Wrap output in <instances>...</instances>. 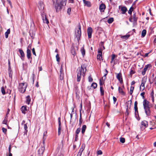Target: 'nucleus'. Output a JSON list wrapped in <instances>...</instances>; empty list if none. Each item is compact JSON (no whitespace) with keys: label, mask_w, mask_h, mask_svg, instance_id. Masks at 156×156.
<instances>
[{"label":"nucleus","mask_w":156,"mask_h":156,"mask_svg":"<svg viewBox=\"0 0 156 156\" xmlns=\"http://www.w3.org/2000/svg\"><path fill=\"white\" fill-rule=\"evenodd\" d=\"M132 101L130 100V101H128L126 103H127V108H126V112H127V115H128V108H130L131 107V104Z\"/></svg>","instance_id":"obj_19"},{"label":"nucleus","mask_w":156,"mask_h":156,"mask_svg":"<svg viewBox=\"0 0 156 156\" xmlns=\"http://www.w3.org/2000/svg\"><path fill=\"white\" fill-rule=\"evenodd\" d=\"M135 83V81H133L131 83V85H134Z\"/></svg>","instance_id":"obj_63"},{"label":"nucleus","mask_w":156,"mask_h":156,"mask_svg":"<svg viewBox=\"0 0 156 156\" xmlns=\"http://www.w3.org/2000/svg\"><path fill=\"white\" fill-rule=\"evenodd\" d=\"M87 31L88 37L90 38L91 37L92 34L93 32L92 29L91 27H89L88 28Z\"/></svg>","instance_id":"obj_8"},{"label":"nucleus","mask_w":156,"mask_h":156,"mask_svg":"<svg viewBox=\"0 0 156 156\" xmlns=\"http://www.w3.org/2000/svg\"><path fill=\"white\" fill-rule=\"evenodd\" d=\"M145 111V113L147 116H149L151 114V111L150 110V108H144Z\"/></svg>","instance_id":"obj_18"},{"label":"nucleus","mask_w":156,"mask_h":156,"mask_svg":"<svg viewBox=\"0 0 156 156\" xmlns=\"http://www.w3.org/2000/svg\"><path fill=\"white\" fill-rule=\"evenodd\" d=\"M32 53H33V55L36 56V52H35V49H34V48H33L32 49Z\"/></svg>","instance_id":"obj_49"},{"label":"nucleus","mask_w":156,"mask_h":156,"mask_svg":"<svg viewBox=\"0 0 156 156\" xmlns=\"http://www.w3.org/2000/svg\"><path fill=\"white\" fill-rule=\"evenodd\" d=\"M80 119H79V125L80 126L81 124H82V123L83 120H82V115H81V112L80 109Z\"/></svg>","instance_id":"obj_31"},{"label":"nucleus","mask_w":156,"mask_h":156,"mask_svg":"<svg viewBox=\"0 0 156 156\" xmlns=\"http://www.w3.org/2000/svg\"><path fill=\"white\" fill-rule=\"evenodd\" d=\"M120 141L122 143H124L125 142V139L124 138L121 137L120 138Z\"/></svg>","instance_id":"obj_44"},{"label":"nucleus","mask_w":156,"mask_h":156,"mask_svg":"<svg viewBox=\"0 0 156 156\" xmlns=\"http://www.w3.org/2000/svg\"><path fill=\"white\" fill-rule=\"evenodd\" d=\"M80 128H79L77 129V130L76 131V134H78L80 131Z\"/></svg>","instance_id":"obj_47"},{"label":"nucleus","mask_w":156,"mask_h":156,"mask_svg":"<svg viewBox=\"0 0 156 156\" xmlns=\"http://www.w3.org/2000/svg\"><path fill=\"white\" fill-rule=\"evenodd\" d=\"M71 53L72 55H73L74 56H75V55H76L75 50L73 48H72L71 50Z\"/></svg>","instance_id":"obj_39"},{"label":"nucleus","mask_w":156,"mask_h":156,"mask_svg":"<svg viewBox=\"0 0 156 156\" xmlns=\"http://www.w3.org/2000/svg\"><path fill=\"white\" fill-rule=\"evenodd\" d=\"M19 51L20 55V57L22 60H23L25 57V54L23 51L21 49H19Z\"/></svg>","instance_id":"obj_13"},{"label":"nucleus","mask_w":156,"mask_h":156,"mask_svg":"<svg viewBox=\"0 0 156 156\" xmlns=\"http://www.w3.org/2000/svg\"><path fill=\"white\" fill-rule=\"evenodd\" d=\"M121 11H122V13L124 14L127 10V9L125 6L122 7L121 8Z\"/></svg>","instance_id":"obj_23"},{"label":"nucleus","mask_w":156,"mask_h":156,"mask_svg":"<svg viewBox=\"0 0 156 156\" xmlns=\"http://www.w3.org/2000/svg\"><path fill=\"white\" fill-rule=\"evenodd\" d=\"M149 102L147 100L144 99L143 102V105L144 108L149 107Z\"/></svg>","instance_id":"obj_14"},{"label":"nucleus","mask_w":156,"mask_h":156,"mask_svg":"<svg viewBox=\"0 0 156 156\" xmlns=\"http://www.w3.org/2000/svg\"><path fill=\"white\" fill-rule=\"evenodd\" d=\"M102 153V152L101 150H99L97 151V154L98 155H101Z\"/></svg>","instance_id":"obj_50"},{"label":"nucleus","mask_w":156,"mask_h":156,"mask_svg":"<svg viewBox=\"0 0 156 156\" xmlns=\"http://www.w3.org/2000/svg\"><path fill=\"white\" fill-rule=\"evenodd\" d=\"M77 28V32H76V38L78 41H79L81 35V26L80 23L78 24Z\"/></svg>","instance_id":"obj_4"},{"label":"nucleus","mask_w":156,"mask_h":156,"mask_svg":"<svg viewBox=\"0 0 156 156\" xmlns=\"http://www.w3.org/2000/svg\"><path fill=\"white\" fill-rule=\"evenodd\" d=\"M135 73V71H134L133 70H131L130 71V75H132L133 74H134V73Z\"/></svg>","instance_id":"obj_51"},{"label":"nucleus","mask_w":156,"mask_h":156,"mask_svg":"<svg viewBox=\"0 0 156 156\" xmlns=\"http://www.w3.org/2000/svg\"><path fill=\"white\" fill-rule=\"evenodd\" d=\"M75 140L76 141H77V140H78V134H76L75 135Z\"/></svg>","instance_id":"obj_60"},{"label":"nucleus","mask_w":156,"mask_h":156,"mask_svg":"<svg viewBox=\"0 0 156 156\" xmlns=\"http://www.w3.org/2000/svg\"><path fill=\"white\" fill-rule=\"evenodd\" d=\"M132 19L134 22H136L137 21V18L136 17V15L135 14H134L133 15Z\"/></svg>","instance_id":"obj_38"},{"label":"nucleus","mask_w":156,"mask_h":156,"mask_svg":"<svg viewBox=\"0 0 156 156\" xmlns=\"http://www.w3.org/2000/svg\"><path fill=\"white\" fill-rule=\"evenodd\" d=\"M88 79L89 81L90 82H92L93 80V79L90 76L89 77Z\"/></svg>","instance_id":"obj_52"},{"label":"nucleus","mask_w":156,"mask_h":156,"mask_svg":"<svg viewBox=\"0 0 156 156\" xmlns=\"http://www.w3.org/2000/svg\"><path fill=\"white\" fill-rule=\"evenodd\" d=\"M11 146L10 145L9 148V152L11 153Z\"/></svg>","instance_id":"obj_62"},{"label":"nucleus","mask_w":156,"mask_h":156,"mask_svg":"<svg viewBox=\"0 0 156 156\" xmlns=\"http://www.w3.org/2000/svg\"><path fill=\"white\" fill-rule=\"evenodd\" d=\"M2 130L3 132L4 133H5L7 131V129L4 128H2Z\"/></svg>","instance_id":"obj_57"},{"label":"nucleus","mask_w":156,"mask_h":156,"mask_svg":"<svg viewBox=\"0 0 156 156\" xmlns=\"http://www.w3.org/2000/svg\"><path fill=\"white\" fill-rule=\"evenodd\" d=\"M100 90L101 93V95H103L104 94V90L103 89V87L102 86H100Z\"/></svg>","instance_id":"obj_37"},{"label":"nucleus","mask_w":156,"mask_h":156,"mask_svg":"<svg viewBox=\"0 0 156 156\" xmlns=\"http://www.w3.org/2000/svg\"><path fill=\"white\" fill-rule=\"evenodd\" d=\"M27 86V83H20L18 87L19 91L21 93H23L25 91Z\"/></svg>","instance_id":"obj_3"},{"label":"nucleus","mask_w":156,"mask_h":156,"mask_svg":"<svg viewBox=\"0 0 156 156\" xmlns=\"http://www.w3.org/2000/svg\"><path fill=\"white\" fill-rule=\"evenodd\" d=\"M58 126L59 127L58 128V135H60L61 133V122H60V118H59L58 119Z\"/></svg>","instance_id":"obj_21"},{"label":"nucleus","mask_w":156,"mask_h":156,"mask_svg":"<svg viewBox=\"0 0 156 156\" xmlns=\"http://www.w3.org/2000/svg\"><path fill=\"white\" fill-rule=\"evenodd\" d=\"M45 147L44 146L40 147L38 150V153L39 155H42L44 150Z\"/></svg>","instance_id":"obj_16"},{"label":"nucleus","mask_w":156,"mask_h":156,"mask_svg":"<svg viewBox=\"0 0 156 156\" xmlns=\"http://www.w3.org/2000/svg\"><path fill=\"white\" fill-rule=\"evenodd\" d=\"M146 31L145 30H144L142 31L141 33V37H144L146 35Z\"/></svg>","instance_id":"obj_35"},{"label":"nucleus","mask_w":156,"mask_h":156,"mask_svg":"<svg viewBox=\"0 0 156 156\" xmlns=\"http://www.w3.org/2000/svg\"><path fill=\"white\" fill-rule=\"evenodd\" d=\"M85 147V146L84 145H82L81 146V147L80 149L79 152L77 154L76 156H81L82 153V152H83V151Z\"/></svg>","instance_id":"obj_11"},{"label":"nucleus","mask_w":156,"mask_h":156,"mask_svg":"<svg viewBox=\"0 0 156 156\" xmlns=\"http://www.w3.org/2000/svg\"><path fill=\"white\" fill-rule=\"evenodd\" d=\"M86 70V67L84 65H82L81 67H79L77 69V82L80 81L82 76H85Z\"/></svg>","instance_id":"obj_1"},{"label":"nucleus","mask_w":156,"mask_h":156,"mask_svg":"<svg viewBox=\"0 0 156 156\" xmlns=\"http://www.w3.org/2000/svg\"><path fill=\"white\" fill-rule=\"evenodd\" d=\"M148 122H147L144 120L142 121L141 122V129L143 130L144 129L146 128L148 126Z\"/></svg>","instance_id":"obj_6"},{"label":"nucleus","mask_w":156,"mask_h":156,"mask_svg":"<svg viewBox=\"0 0 156 156\" xmlns=\"http://www.w3.org/2000/svg\"><path fill=\"white\" fill-rule=\"evenodd\" d=\"M113 99L114 101V103L115 104L117 101V99L114 96L113 97Z\"/></svg>","instance_id":"obj_53"},{"label":"nucleus","mask_w":156,"mask_h":156,"mask_svg":"<svg viewBox=\"0 0 156 156\" xmlns=\"http://www.w3.org/2000/svg\"><path fill=\"white\" fill-rule=\"evenodd\" d=\"M10 29H8L7 31L5 33V36L6 38H7L8 37V35L10 34Z\"/></svg>","instance_id":"obj_29"},{"label":"nucleus","mask_w":156,"mask_h":156,"mask_svg":"<svg viewBox=\"0 0 156 156\" xmlns=\"http://www.w3.org/2000/svg\"><path fill=\"white\" fill-rule=\"evenodd\" d=\"M120 37L123 39L126 40L129 38L130 36V35H126L124 36H122L120 35Z\"/></svg>","instance_id":"obj_26"},{"label":"nucleus","mask_w":156,"mask_h":156,"mask_svg":"<svg viewBox=\"0 0 156 156\" xmlns=\"http://www.w3.org/2000/svg\"><path fill=\"white\" fill-rule=\"evenodd\" d=\"M150 52H148L147 53H146L145 54L144 57H146L148 56V54H149Z\"/></svg>","instance_id":"obj_61"},{"label":"nucleus","mask_w":156,"mask_h":156,"mask_svg":"<svg viewBox=\"0 0 156 156\" xmlns=\"http://www.w3.org/2000/svg\"><path fill=\"white\" fill-rule=\"evenodd\" d=\"M84 5L88 7H90L91 6L90 2L89 1H87L85 0H83Z\"/></svg>","instance_id":"obj_20"},{"label":"nucleus","mask_w":156,"mask_h":156,"mask_svg":"<svg viewBox=\"0 0 156 156\" xmlns=\"http://www.w3.org/2000/svg\"><path fill=\"white\" fill-rule=\"evenodd\" d=\"M116 57V56L114 54H112V59L114 60Z\"/></svg>","instance_id":"obj_56"},{"label":"nucleus","mask_w":156,"mask_h":156,"mask_svg":"<svg viewBox=\"0 0 156 156\" xmlns=\"http://www.w3.org/2000/svg\"><path fill=\"white\" fill-rule=\"evenodd\" d=\"M60 79L61 80H62L63 79V73L60 74Z\"/></svg>","instance_id":"obj_46"},{"label":"nucleus","mask_w":156,"mask_h":156,"mask_svg":"<svg viewBox=\"0 0 156 156\" xmlns=\"http://www.w3.org/2000/svg\"><path fill=\"white\" fill-rule=\"evenodd\" d=\"M71 11V8H69L68 9V10H67V12H68V13H69H69Z\"/></svg>","instance_id":"obj_58"},{"label":"nucleus","mask_w":156,"mask_h":156,"mask_svg":"<svg viewBox=\"0 0 156 156\" xmlns=\"http://www.w3.org/2000/svg\"><path fill=\"white\" fill-rule=\"evenodd\" d=\"M145 94V92H143L141 93L140 94V95L142 97L143 99L144 98V95Z\"/></svg>","instance_id":"obj_54"},{"label":"nucleus","mask_w":156,"mask_h":156,"mask_svg":"<svg viewBox=\"0 0 156 156\" xmlns=\"http://www.w3.org/2000/svg\"><path fill=\"white\" fill-rule=\"evenodd\" d=\"M134 89V87L131 86L130 88V94L131 95H132L133 93V90Z\"/></svg>","instance_id":"obj_41"},{"label":"nucleus","mask_w":156,"mask_h":156,"mask_svg":"<svg viewBox=\"0 0 156 156\" xmlns=\"http://www.w3.org/2000/svg\"><path fill=\"white\" fill-rule=\"evenodd\" d=\"M31 51L29 49H27V57L28 59H30L31 58Z\"/></svg>","instance_id":"obj_25"},{"label":"nucleus","mask_w":156,"mask_h":156,"mask_svg":"<svg viewBox=\"0 0 156 156\" xmlns=\"http://www.w3.org/2000/svg\"><path fill=\"white\" fill-rule=\"evenodd\" d=\"M150 66L151 65L150 64L147 65L145 66L144 68L143 69V70L142 71V75H144L145 74L147 70V68L149 67H150Z\"/></svg>","instance_id":"obj_17"},{"label":"nucleus","mask_w":156,"mask_h":156,"mask_svg":"<svg viewBox=\"0 0 156 156\" xmlns=\"http://www.w3.org/2000/svg\"><path fill=\"white\" fill-rule=\"evenodd\" d=\"M7 2L9 3V4L11 8H12V3L10 1V0H7Z\"/></svg>","instance_id":"obj_55"},{"label":"nucleus","mask_w":156,"mask_h":156,"mask_svg":"<svg viewBox=\"0 0 156 156\" xmlns=\"http://www.w3.org/2000/svg\"><path fill=\"white\" fill-rule=\"evenodd\" d=\"M21 109L22 113L25 114L26 113V111L27 110V106H22Z\"/></svg>","instance_id":"obj_24"},{"label":"nucleus","mask_w":156,"mask_h":156,"mask_svg":"<svg viewBox=\"0 0 156 156\" xmlns=\"http://www.w3.org/2000/svg\"><path fill=\"white\" fill-rule=\"evenodd\" d=\"M31 101L29 95L27 96L26 97V103L29 105Z\"/></svg>","instance_id":"obj_28"},{"label":"nucleus","mask_w":156,"mask_h":156,"mask_svg":"<svg viewBox=\"0 0 156 156\" xmlns=\"http://www.w3.org/2000/svg\"><path fill=\"white\" fill-rule=\"evenodd\" d=\"M42 20L44 23L48 24L49 23V21L48 19L46 18V16L44 15H42Z\"/></svg>","instance_id":"obj_22"},{"label":"nucleus","mask_w":156,"mask_h":156,"mask_svg":"<svg viewBox=\"0 0 156 156\" xmlns=\"http://www.w3.org/2000/svg\"><path fill=\"white\" fill-rule=\"evenodd\" d=\"M116 78L121 83H123V80L122 77V75L121 73H116Z\"/></svg>","instance_id":"obj_7"},{"label":"nucleus","mask_w":156,"mask_h":156,"mask_svg":"<svg viewBox=\"0 0 156 156\" xmlns=\"http://www.w3.org/2000/svg\"><path fill=\"white\" fill-rule=\"evenodd\" d=\"M56 61L58 62H59L60 61V58L59 57V55L58 54H57L56 55Z\"/></svg>","instance_id":"obj_45"},{"label":"nucleus","mask_w":156,"mask_h":156,"mask_svg":"<svg viewBox=\"0 0 156 156\" xmlns=\"http://www.w3.org/2000/svg\"><path fill=\"white\" fill-rule=\"evenodd\" d=\"M9 77L12 78V70H11V68L9 67Z\"/></svg>","instance_id":"obj_34"},{"label":"nucleus","mask_w":156,"mask_h":156,"mask_svg":"<svg viewBox=\"0 0 156 156\" xmlns=\"http://www.w3.org/2000/svg\"><path fill=\"white\" fill-rule=\"evenodd\" d=\"M99 53L97 55V59L99 60H101L102 59V50H100L98 51Z\"/></svg>","instance_id":"obj_12"},{"label":"nucleus","mask_w":156,"mask_h":156,"mask_svg":"<svg viewBox=\"0 0 156 156\" xmlns=\"http://www.w3.org/2000/svg\"><path fill=\"white\" fill-rule=\"evenodd\" d=\"M86 128H87V127L85 125H84L83 126L82 128L81 133H82L83 135L84 134V133L86 129Z\"/></svg>","instance_id":"obj_27"},{"label":"nucleus","mask_w":156,"mask_h":156,"mask_svg":"<svg viewBox=\"0 0 156 156\" xmlns=\"http://www.w3.org/2000/svg\"><path fill=\"white\" fill-rule=\"evenodd\" d=\"M106 8V6L105 4H101L99 6V9L101 12H104Z\"/></svg>","instance_id":"obj_15"},{"label":"nucleus","mask_w":156,"mask_h":156,"mask_svg":"<svg viewBox=\"0 0 156 156\" xmlns=\"http://www.w3.org/2000/svg\"><path fill=\"white\" fill-rule=\"evenodd\" d=\"M66 0H62L59 3H56L55 5V8L57 12L59 11L61 9L62 6L65 5L66 4Z\"/></svg>","instance_id":"obj_2"},{"label":"nucleus","mask_w":156,"mask_h":156,"mask_svg":"<svg viewBox=\"0 0 156 156\" xmlns=\"http://www.w3.org/2000/svg\"><path fill=\"white\" fill-rule=\"evenodd\" d=\"M137 101H136L134 102V110H136L137 111V109H138L137 107Z\"/></svg>","instance_id":"obj_42"},{"label":"nucleus","mask_w":156,"mask_h":156,"mask_svg":"<svg viewBox=\"0 0 156 156\" xmlns=\"http://www.w3.org/2000/svg\"><path fill=\"white\" fill-rule=\"evenodd\" d=\"M124 88V86H123L122 87H119L118 88L119 93L123 95H125V93L123 90V89Z\"/></svg>","instance_id":"obj_9"},{"label":"nucleus","mask_w":156,"mask_h":156,"mask_svg":"<svg viewBox=\"0 0 156 156\" xmlns=\"http://www.w3.org/2000/svg\"><path fill=\"white\" fill-rule=\"evenodd\" d=\"M138 113V109H137V111L135 110V115H136Z\"/></svg>","instance_id":"obj_64"},{"label":"nucleus","mask_w":156,"mask_h":156,"mask_svg":"<svg viewBox=\"0 0 156 156\" xmlns=\"http://www.w3.org/2000/svg\"><path fill=\"white\" fill-rule=\"evenodd\" d=\"M146 78L145 77L142 79L141 83L140 88V90L141 91L143 90L144 89V85L146 83Z\"/></svg>","instance_id":"obj_5"},{"label":"nucleus","mask_w":156,"mask_h":156,"mask_svg":"<svg viewBox=\"0 0 156 156\" xmlns=\"http://www.w3.org/2000/svg\"><path fill=\"white\" fill-rule=\"evenodd\" d=\"M1 91L3 94L4 95L5 94V91L3 87H2L1 88Z\"/></svg>","instance_id":"obj_48"},{"label":"nucleus","mask_w":156,"mask_h":156,"mask_svg":"<svg viewBox=\"0 0 156 156\" xmlns=\"http://www.w3.org/2000/svg\"><path fill=\"white\" fill-rule=\"evenodd\" d=\"M113 20L114 19L113 18H110L107 21L109 23H111L113 21Z\"/></svg>","instance_id":"obj_36"},{"label":"nucleus","mask_w":156,"mask_h":156,"mask_svg":"<svg viewBox=\"0 0 156 156\" xmlns=\"http://www.w3.org/2000/svg\"><path fill=\"white\" fill-rule=\"evenodd\" d=\"M97 85L96 83H93L91 85L92 87H93L94 89H95L97 87Z\"/></svg>","instance_id":"obj_40"},{"label":"nucleus","mask_w":156,"mask_h":156,"mask_svg":"<svg viewBox=\"0 0 156 156\" xmlns=\"http://www.w3.org/2000/svg\"><path fill=\"white\" fill-rule=\"evenodd\" d=\"M38 7L40 10H43L44 9V4L41 1H40L38 3Z\"/></svg>","instance_id":"obj_10"},{"label":"nucleus","mask_w":156,"mask_h":156,"mask_svg":"<svg viewBox=\"0 0 156 156\" xmlns=\"http://www.w3.org/2000/svg\"><path fill=\"white\" fill-rule=\"evenodd\" d=\"M62 71H63V69H62V66H61V68H60V74H61V73H62Z\"/></svg>","instance_id":"obj_59"},{"label":"nucleus","mask_w":156,"mask_h":156,"mask_svg":"<svg viewBox=\"0 0 156 156\" xmlns=\"http://www.w3.org/2000/svg\"><path fill=\"white\" fill-rule=\"evenodd\" d=\"M80 51H81V52L82 53V55L84 56L85 55V50L84 49L83 47H82L81 49V50H80Z\"/></svg>","instance_id":"obj_32"},{"label":"nucleus","mask_w":156,"mask_h":156,"mask_svg":"<svg viewBox=\"0 0 156 156\" xmlns=\"http://www.w3.org/2000/svg\"><path fill=\"white\" fill-rule=\"evenodd\" d=\"M150 95L151 97V100H152L153 102H154V91L153 90H152V91Z\"/></svg>","instance_id":"obj_30"},{"label":"nucleus","mask_w":156,"mask_h":156,"mask_svg":"<svg viewBox=\"0 0 156 156\" xmlns=\"http://www.w3.org/2000/svg\"><path fill=\"white\" fill-rule=\"evenodd\" d=\"M27 123L25 124L24 125V127L25 129L24 133L25 134H27Z\"/></svg>","instance_id":"obj_33"},{"label":"nucleus","mask_w":156,"mask_h":156,"mask_svg":"<svg viewBox=\"0 0 156 156\" xmlns=\"http://www.w3.org/2000/svg\"><path fill=\"white\" fill-rule=\"evenodd\" d=\"M133 8L132 7H131L129 10L128 11V13L129 14L131 15L132 14V12L133 11Z\"/></svg>","instance_id":"obj_43"}]
</instances>
